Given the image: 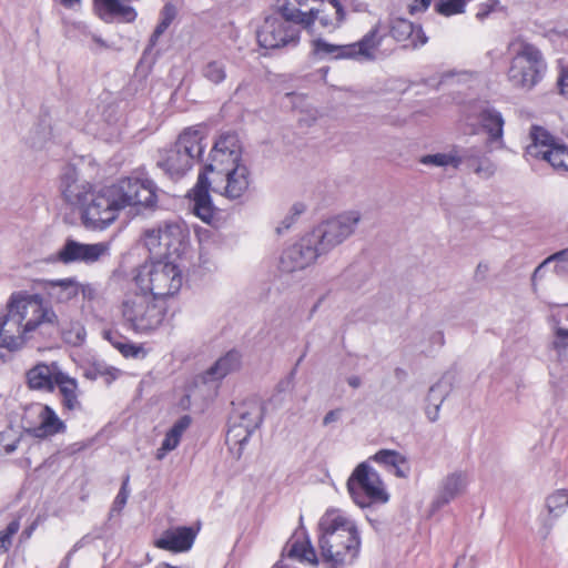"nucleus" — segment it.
I'll return each instance as SVG.
<instances>
[{
  "instance_id": "4",
  "label": "nucleus",
  "mask_w": 568,
  "mask_h": 568,
  "mask_svg": "<svg viewBox=\"0 0 568 568\" xmlns=\"http://www.w3.org/2000/svg\"><path fill=\"white\" fill-rule=\"evenodd\" d=\"M317 544L329 568H345L358 557L362 542L355 521L338 509H328L318 521Z\"/></svg>"
},
{
  "instance_id": "51",
  "label": "nucleus",
  "mask_w": 568,
  "mask_h": 568,
  "mask_svg": "<svg viewBox=\"0 0 568 568\" xmlns=\"http://www.w3.org/2000/svg\"><path fill=\"white\" fill-rule=\"evenodd\" d=\"M119 346H120L119 352L124 357H138L139 353L142 349L140 346H136L135 344L126 343V342H123V344L119 345Z\"/></svg>"
},
{
  "instance_id": "50",
  "label": "nucleus",
  "mask_w": 568,
  "mask_h": 568,
  "mask_svg": "<svg viewBox=\"0 0 568 568\" xmlns=\"http://www.w3.org/2000/svg\"><path fill=\"white\" fill-rule=\"evenodd\" d=\"M103 337L110 342V344L115 347L118 351L120 349L119 345H122L124 342V337L119 334L116 331L105 329L103 331Z\"/></svg>"
},
{
  "instance_id": "22",
  "label": "nucleus",
  "mask_w": 568,
  "mask_h": 568,
  "mask_svg": "<svg viewBox=\"0 0 568 568\" xmlns=\"http://www.w3.org/2000/svg\"><path fill=\"white\" fill-rule=\"evenodd\" d=\"M62 374L58 363L52 362L51 364L38 363L27 372L26 376L31 389L53 392Z\"/></svg>"
},
{
  "instance_id": "1",
  "label": "nucleus",
  "mask_w": 568,
  "mask_h": 568,
  "mask_svg": "<svg viewBox=\"0 0 568 568\" xmlns=\"http://www.w3.org/2000/svg\"><path fill=\"white\" fill-rule=\"evenodd\" d=\"M64 200L81 210L87 229L104 230L126 206L151 209L158 202V187L150 179L123 178L100 190L90 184H78L75 171L69 170L61 181Z\"/></svg>"
},
{
  "instance_id": "61",
  "label": "nucleus",
  "mask_w": 568,
  "mask_h": 568,
  "mask_svg": "<svg viewBox=\"0 0 568 568\" xmlns=\"http://www.w3.org/2000/svg\"><path fill=\"white\" fill-rule=\"evenodd\" d=\"M347 384L353 388H358L362 385V379L358 376L353 375L347 378Z\"/></svg>"
},
{
  "instance_id": "23",
  "label": "nucleus",
  "mask_w": 568,
  "mask_h": 568,
  "mask_svg": "<svg viewBox=\"0 0 568 568\" xmlns=\"http://www.w3.org/2000/svg\"><path fill=\"white\" fill-rule=\"evenodd\" d=\"M93 10L104 22L130 23L138 16L133 7L120 0H93Z\"/></svg>"
},
{
  "instance_id": "19",
  "label": "nucleus",
  "mask_w": 568,
  "mask_h": 568,
  "mask_svg": "<svg viewBox=\"0 0 568 568\" xmlns=\"http://www.w3.org/2000/svg\"><path fill=\"white\" fill-rule=\"evenodd\" d=\"M387 30V38L390 37L395 42L403 43V48L417 49L427 43L428 38L422 26H415L404 18H390L384 23Z\"/></svg>"
},
{
  "instance_id": "47",
  "label": "nucleus",
  "mask_w": 568,
  "mask_h": 568,
  "mask_svg": "<svg viewBox=\"0 0 568 568\" xmlns=\"http://www.w3.org/2000/svg\"><path fill=\"white\" fill-rule=\"evenodd\" d=\"M554 348L557 351L566 349L568 347V329L557 327L555 331Z\"/></svg>"
},
{
  "instance_id": "53",
  "label": "nucleus",
  "mask_w": 568,
  "mask_h": 568,
  "mask_svg": "<svg viewBox=\"0 0 568 568\" xmlns=\"http://www.w3.org/2000/svg\"><path fill=\"white\" fill-rule=\"evenodd\" d=\"M175 14H176V11H175L174 6L171 3H166L162 9L161 20L164 22H168V24L170 26L172 23L173 19L175 18Z\"/></svg>"
},
{
  "instance_id": "39",
  "label": "nucleus",
  "mask_w": 568,
  "mask_h": 568,
  "mask_svg": "<svg viewBox=\"0 0 568 568\" xmlns=\"http://www.w3.org/2000/svg\"><path fill=\"white\" fill-rule=\"evenodd\" d=\"M455 158L458 159V168L462 164H466L468 169H473L475 164L481 159L485 154L479 146H470V148H457L454 146Z\"/></svg>"
},
{
  "instance_id": "63",
  "label": "nucleus",
  "mask_w": 568,
  "mask_h": 568,
  "mask_svg": "<svg viewBox=\"0 0 568 568\" xmlns=\"http://www.w3.org/2000/svg\"><path fill=\"white\" fill-rule=\"evenodd\" d=\"M272 568H291L288 565H286L283 559L277 560Z\"/></svg>"
},
{
  "instance_id": "55",
  "label": "nucleus",
  "mask_w": 568,
  "mask_h": 568,
  "mask_svg": "<svg viewBox=\"0 0 568 568\" xmlns=\"http://www.w3.org/2000/svg\"><path fill=\"white\" fill-rule=\"evenodd\" d=\"M20 528V524L18 520H12L8 524L7 528L1 531L0 534L6 538L8 539V541H11L12 542V537L18 532Z\"/></svg>"
},
{
  "instance_id": "14",
  "label": "nucleus",
  "mask_w": 568,
  "mask_h": 568,
  "mask_svg": "<svg viewBox=\"0 0 568 568\" xmlns=\"http://www.w3.org/2000/svg\"><path fill=\"white\" fill-rule=\"evenodd\" d=\"M353 60L373 62L389 57L395 47L387 41V30L378 20L358 41L352 43Z\"/></svg>"
},
{
  "instance_id": "10",
  "label": "nucleus",
  "mask_w": 568,
  "mask_h": 568,
  "mask_svg": "<svg viewBox=\"0 0 568 568\" xmlns=\"http://www.w3.org/2000/svg\"><path fill=\"white\" fill-rule=\"evenodd\" d=\"M264 419L263 404L256 398H247L236 405L229 417L226 444L234 452L236 458L243 454L244 447L252 434L261 426Z\"/></svg>"
},
{
  "instance_id": "56",
  "label": "nucleus",
  "mask_w": 568,
  "mask_h": 568,
  "mask_svg": "<svg viewBox=\"0 0 568 568\" xmlns=\"http://www.w3.org/2000/svg\"><path fill=\"white\" fill-rule=\"evenodd\" d=\"M82 540H79L77 541L73 547L71 548V550L65 555V557L63 558V560L61 561L60 564V568H69L70 566V561H71V558L73 556V554L75 551H78L81 547H82Z\"/></svg>"
},
{
  "instance_id": "12",
  "label": "nucleus",
  "mask_w": 568,
  "mask_h": 568,
  "mask_svg": "<svg viewBox=\"0 0 568 568\" xmlns=\"http://www.w3.org/2000/svg\"><path fill=\"white\" fill-rule=\"evenodd\" d=\"M347 489L354 503L361 508L372 504H385L389 495L375 469L367 463H361L347 479Z\"/></svg>"
},
{
  "instance_id": "64",
  "label": "nucleus",
  "mask_w": 568,
  "mask_h": 568,
  "mask_svg": "<svg viewBox=\"0 0 568 568\" xmlns=\"http://www.w3.org/2000/svg\"><path fill=\"white\" fill-rule=\"evenodd\" d=\"M465 559H466V557H465V556H460V557H458V558H457V560H456V562H455V565H454V568H458V567L460 566V564H462L463 561H465Z\"/></svg>"
},
{
  "instance_id": "59",
  "label": "nucleus",
  "mask_w": 568,
  "mask_h": 568,
  "mask_svg": "<svg viewBox=\"0 0 568 568\" xmlns=\"http://www.w3.org/2000/svg\"><path fill=\"white\" fill-rule=\"evenodd\" d=\"M432 343L437 344L439 347L445 344V336L442 331L435 332L430 337Z\"/></svg>"
},
{
  "instance_id": "33",
  "label": "nucleus",
  "mask_w": 568,
  "mask_h": 568,
  "mask_svg": "<svg viewBox=\"0 0 568 568\" xmlns=\"http://www.w3.org/2000/svg\"><path fill=\"white\" fill-rule=\"evenodd\" d=\"M352 43L348 44H332L323 39L313 41V53L318 59L331 57L333 59H348L353 60Z\"/></svg>"
},
{
  "instance_id": "26",
  "label": "nucleus",
  "mask_w": 568,
  "mask_h": 568,
  "mask_svg": "<svg viewBox=\"0 0 568 568\" xmlns=\"http://www.w3.org/2000/svg\"><path fill=\"white\" fill-rule=\"evenodd\" d=\"M273 17L283 18V20L296 27L308 29L314 24L316 11L303 12L292 0H277V10Z\"/></svg>"
},
{
  "instance_id": "9",
  "label": "nucleus",
  "mask_w": 568,
  "mask_h": 568,
  "mask_svg": "<svg viewBox=\"0 0 568 568\" xmlns=\"http://www.w3.org/2000/svg\"><path fill=\"white\" fill-rule=\"evenodd\" d=\"M190 232L180 221H163L155 227L144 231V244L152 255L174 260L185 254L189 247Z\"/></svg>"
},
{
  "instance_id": "60",
  "label": "nucleus",
  "mask_w": 568,
  "mask_h": 568,
  "mask_svg": "<svg viewBox=\"0 0 568 568\" xmlns=\"http://www.w3.org/2000/svg\"><path fill=\"white\" fill-rule=\"evenodd\" d=\"M168 28H169L168 22H164L161 20L153 31V38H160Z\"/></svg>"
},
{
  "instance_id": "3",
  "label": "nucleus",
  "mask_w": 568,
  "mask_h": 568,
  "mask_svg": "<svg viewBox=\"0 0 568 568\" xmlns=\"http://www.w3.org/2000/svg\"><path fill=\"white\" fill-rule=\"evenodd\" d=\"M242 152V143L235 132L221 133L215 140L209 154V162L199 173L195 185L189 192L192 212L204 223L212 224L216 215V209L210 195V187L216 183V180L215 178L210 179L209 174L243 163Z\"/></svg>"
},
{
  "instance_id": "45",
  "label": "nucleus",
  "mask_w": 568,
  "mask_h": 568,
  "mask_svg": "<svg viewBox=\"0 0 568 568\" xmlns=\"http://www.w3.org/2000/svg\"><path fill=\"white\" fill-rule=\"evenodd\" d=\"M192 418L190 415H183L181 416L169 429L172 434L179 436L182 438L184 432L191 426Z\"/></svg>"
},
{
  "instance_id": "5",
  "label": "nucleus",
  "mask_w": 568,
  "mask_h": 568,
  "mask_svg": "<svg viewBox=\"0 0 568 568\" xmlns=\"http://www.w3.org/2000/svg\"><path fill=\"white\" fill-rule=\"evenodd\" d=\"M204 126L196 125L185 129L176 142L161 152L158 166L171 179L182 178L193 164V160H201L206 148Z\"/></svg>"
},
{
  "instance_id": "7",
  "label": "nucleus",
  "mask_w": 568,
  "mask_h": 568,
  "mask_svg": "<svg viewBox=\"0 0 568 568\" xmlns=\"http://www.w3.org/2000/svg\"><path fill=\"white\" fill-rule=\"evenodd\" d=\"M509 49L515 50L508 70V80L515 88L530 90L541 79L546 63L541 51L521 37H517L509 43Z\"/></svg>"
},
{
  "instance_id": "30",
  "label": "nucleus",
  "mask_w": 568,
  "mask_h": 568,
  "mask_svg": "<svg viewBox=\"0 0 568 568\" xmlns=\"http://www.w3.org/2000/svg\"><path fill=\"white\" fill-rule=\"evenodd\" d=\"M452 390V383L447 376H443L434 384L426 397L425 414L429 422L434 423L439 417V409Z\"/></svg>"
},
{
  "instance_id": "8",
  "label": "nucleus",
  "mask_w": 568,
  "mask_h": 568,
  "mask_svg": "<svg viewBox=\"0 0 568 568\" xmlns=\"http://www.w3.org/2000/svg\"><path fill=\"white\" fill-rule=\"evenodd\" d=\"M165 305L145 292H128L122 301V316L136 333L158 329L165 317Z\"/></svg>"
},
{
  "instance_id": "58",
  "label": "nucleus",
  "mask_w": 568,
  "mask_h": 568,
  "mask_svg": "<svg viewBox=\"0 0 568 568\" xmlns=\"http://www.w3.org/2000/svg\"><path fill=\"white\" fill-rule=\"evenodd\" d=\"M341 409H333L326 413V415L323 418V425L327 426L333 422H336L339 418Z\"/></svg>"
},
{
  "instance_id": "16",
  "label": "nucleus",
  "mask_w": 568,
  "mask_h": 568,
  "mask_svg": "<svg viewBox=\"0 0 568 568\" xmlns=\"http://www.w3.org/2000/svg\"><path fill=\"white\" fill-rule=\"evenodd\" d=\"M109 242L84 244L75 240L68 239L63 246L55 254L50 255L45 261L49 263L62 264H71L77 262L91 264L109 255Z\"/></svg>"
},
{
  "instance_id": "40",
  "label": "nucleus",
  "mask_w": 568,
  "mask_h": 568,
  "mask_svg": "<svg viewBox=\"0 0 568 568\" xmlns=\"http://www.w3.org/2000/svg\"><path fill=\"white\" fill-rule=\"evenodd\" d=\"M420 163L425 165H435V166H453L454 169H458V159L455 158L454 150L452 149L448 153H436L424 155L420 159Z\"/></svg>"
},
{
  "instance_id": "17",
  "label": "nucleus",
  "mask_w": 568,
  "mask_h": 568,
  "mask_svg": "<svg viewBox=\"0 0 568 568\" xmlns=\"http://www.w3.org/2000/svg\"><path fill=\"white\" fill-rule=\"evenodd\" d=\"M318 257L320 254L305 234L282 251L277 268L283 274H292L313 265Z\"/></svg>"
},
{
  "instance_id": "28",
  "label": "nucleus",
  "mask_w": 568,
  "mask_h": 568,
  "mask_svg": "<svg viewBox=\"0 0 568 568\" xmlns=\"http://www.w3.org/2000/svg\"><path fill=\"white\" fill-rule=\"evenodd\" d=\"M40 424L30 427L27 432L37 438H45L65 430L64 423L58 417L57 413L48 405H44L39 413Z\"/></svg>"
},
{
  "instance_id": "43",
  "label": "nucleus",
  "mask_w": 568,
  "mask_h": 568,
  "mask_svg": "<svg viewBox=\"0 0 568 568\" xmlns=\"http://www.w3.org/2000/svg\"><path fill=\"white\" fill-rule=\"evenodd\" d=\"M481 179H490L497 171L496 164L485 154L471 169Z\"/></svg>"
},
{
  "instance_id": "41",
  "label": "nucleus",
  "mask_w": 568,
  "mask_h": 568,
  "mask_svg": "<svg viewBox=\"0 0 568 568\" xmlns=\"http://www.w3.org/2000/svg\"><path fill=\"white\" fill-rule=\"evenodd\" d=\"M465 0H437L435 2V11L442 16L450 17L463 13L465 10Z\"/></svg>"
},
{
  "instance_id": "36",
  "label": "nucleus",
  "mask_w": 568,
  "mask_h": 568,
  "mask_svg": "<svg viewBox=\"0 0 568 568\" xmlns=\"http://www.w3.org/2000/svg\"><path fill=\"white\" fill-rule=\"evenodd\" d=\"M201 75L214 85L222 84L226 78V65L222 60H210L205 62L200 70Z\"/></svg>"
},
{
  "instance_id": "37",
  "label": "nucleus",
  "mask_w": 568,
  "mask_h": 568,
  "mask_svg": "<svg viewBox=\"0 0 568 568\" xmlns=\"http://www.w3.org/2000/svg\"><path fill=\"white\" fill-rule=\"evenodd\" d=\"M83 376L87 379L95 381L99 377H104L106 383H111L118 377L119 369L108 366L102 362H93L82 368Z\"/></svg>"
},
{
  "instance_id": "52",
  "label": "nucleus",
  "mask_w": 568,
  "mask_h": 568,
  "mask_svg": "<svg viewBox=\"0 0 568 568\" xmlns=\"http://www.w3.org/2000/svg\"><path fill=\"white\" fill-rule=\"evenodd\" d=\"M499 4L498 0H489L487 3L483 4L479 11L476 13V18L479 20H484L488 14L495 10V7Z\"/></svg>"
},
{
  "instance_id": "54",
  "label": "nucleus",
  "mask_w": 568,
  "mask_h": 568,
  "mask_svg": "<svg viewBox=\"0 0 568 568\" xmlns=\"http://www.w3.org/2000/svg\"><path fill=\"white\" fill-rule=\"evenodd\" d=\"M560 94L568 99V68L564 69L558 79Z\"/></svg>"
},
{
  "instance_id": "34",
  "label": "nucleus",
  "mask_w": 568,
  "mask_h": 568,
  "mask_svg": "<svg viewBox=\"0 0 568 568\" xmlns=\"http://www.w3.org/2000/svg\"><path fill=\"white\" fill-rule=\"evenodd\" d=\"M550 263H555L554 272L558 276H567L568 275V247L561 250L559 252L554 253L544 260L534 271L531 281L535 282L536 278L542 277L544 270Z\"/></svg>"
},
{
  "instance_id": "49",
  "label": "nucleus",
  "mask_w": 568,
  "mask_h": 568,
  "mask_svg": "<svg viewBox=\"0 0 568 568\" xmlns=\"http://www.w3.org/2000/svg\"><path fill=\"white\" fill-rule=\"evenodd\" d=\"M338 4L342 7V10L346 13V10H352L354 12H364L367 9V6L364 2H359L357 0H338Z\"/></svg>"
},
{
  "instance_id": "24",
  "label": "nucleus",
  "mask_w": 568,
  "mask_h": 568,
  "mask_svg": "<svg viewBox=\"0 0 568 568\" xmlns=\"http://www.w3.org/2000/svg\"><path fill=\"white\" fill-rule=\"evenodd\" d=\"M242 365V355L236 349H231L221 356L211 367L197 376L203 384L217 383L229 374L240 369Z\"/></svg>"
},
{
  "instance_id": "13",
  "label": "nucleus",
  "mask_w": 568,
  "mask_h": 568,
  "mask_svg": "<svg viewBox=\"0 0 568 568\" xmlns=\"http://www.w3.org/2000/svg\"><path fill=\"white\" fill-rule=\"evenodd\" d=\"M531 142L526 146L525 158L547 161L557 172H568V146L560 139L539 125H532L529 132Z\"/></svg>"
},
{
  "instance_id": "57",
  "label": "nucleus",
  "mask_w": 568,
  "mask_h": 568,
  "mask_svg": "<svg viewBox=\"0 0 568 568\" xmlns=\"http://www.w3.org/2000/svg\"><path fill=\"white\" fill-rule=\"evenodd\" d=\"M430 2L432 0H414L410 6V12L425 11L429 7Z\"/></svg>"
},
{
  "instance_id": "20",
  "label": "nucleus",
  "mask_w": 568,
  "mask_h": 568,
  "mask_svg": "<svg viewBox=\"0 0 568 568\" xmlns=\"http://www.w3.org/2000/svg\"><path fill=\"white\" fill-rule=\"evenodd\" d=\"M213 178H224L225 184L222 187L214 185L212 190L229 200L242 197L250 186V170L244 163L213 173Z\"/></svg>"
},
{
  "instance_id": "31",
  "label": "nucleus",
  "mask_w": 568,
  "mask_h": 568,
  "mask_svg": "<svg viewBox=\"0 0 568 568\" xmlns=\"http://www.w3.org/2000/svg\"><path fill=\"white\" fill-rule=\"evenodd\" d=\"M44 288L51 300L57 303H67L78 296L80 284L72 277L48 280L44 282Z\"/></svg>"
},
{
  "instance_id": "48",
  "label": "nucleus",
  "mask_w": 568,
  "mask_h": 568,
  "mask_svg": "<svg viewBox=\"0 0 568 568\" xmlns=\"http://www.w3.org/2000/svg\"><path fill=\"white\" fill-rule=\"evenodd\" d=\"M11 432L12 430L10 429L9 432H2L0 434V453L2 452L4 454L9 455V454H12L17 449L20 438L16 437L10 443H4L6 437Z\"/></svg>"
},
{
  "instance_id": "35",
  "label": "nucleus",
  "mask_w": 568,
  "mask_h": 568,
  "mask_svg": "<svg viewBox=\"0 0 568 568\" xmlns=\"http://www.w3.org/2000/svg\"><path fill=\"white\" fill-rule=\"evenodd\" d=\"M285 556L287 558L297 559L301 562H308L313 566L318 565V558L315 548L312 546L308 539L305 542H301L298 540L294 541L290 549L283 550L282 558Z\"/></svg>"
},
{
  "instance_id": "15",
  "label": "nucleus",
  "mask_w": 568,
  "mask_h": 568,
  "mask_svg": "<svg viewBox=\"0 0 568 568\" xmlns=\"http://www.w3.org/2000/svg\"><path fill=\"white\" fill-rule=\"evenodd\" d=\"M300 28L283 20L268 16L257 30L256 37L260 47L265 49H280L286 45H296L300 41Z\"/></svg>"
},
{
  "instance_id": "46",
  "label": "nucleus",
  "mask_w": 568,
  "mask_h": 568,
  "mask_svg": "<svg viewBox=\"0 0 568 568\" xmlns=\"http://www.w3.org/2000/svg\"><path fill=\"white\" fill-rule=\"evenodd\" d=\"M128 483H129V475L124 478L123 484L113 501V509L120 510L126 504V500L129 498Z\"/></svg>"
},
{
  "instance_id": "38",
  "label": "nucleus",
  "mask_w": 568,
  "mask_h": 568,
  "mask_svg": "<svg viewBox=\"0 0 568 568\" xmlns=\"http://www.w3.org/2000/svg\"><path fill=\"white\" fill-rule=\"evenodd\" d=\"M546 508L551 518H558L568 508V489H558L546 498Z\"/></svg>"
},
{
  "instance_id": "25",
  "label": "nucleus",
  "mask_w": 568,
  "mask_h": 568,
  "mask_svg": "<svg viewBox=\"0 0 568 568\" xmlns=\"http://www.w3.org/2000/svg\"><path fill=\"white\" fill-rule=\"evenodd\" d=\"M466 487V476L462 471L448 474L440 483L438 491L432 501L430 509L433 513L439 510L458 495H460Z\"/></svg>"
},
{
  "instance_id": "42",
  "label": "nucleus",
  "mask_w": 568,
  "mask_h": 568,
  "mask_svg": "<svg viewBox=\"0 0 568 568\" xmlns=\"http://www.w3.org/2000/svg\"><path fill=\"white\" fill-rule=\"evenodd\" d=\"M306 210V206L302 202L294 203L291 207L290 214H287L280 223V225L276 227L277 234H283L290 227L295 223L296 219L304 213Z\"/></svg>"
},
{
  "instance_id": "18",
  "label": "nucleus",
  "mask_w": 568,
  "mask_h": 568,
  "mask_svg": "<svg viewBox=\"0 0 568 568\" xmlns=\"http://www.w3.org/2000/svg\"><path fill=\"white\" fill-rule=\"evenodd\" d=\"M479 125V129L487 134L486 144H497L503 149L505 120L500 111L489 103H480L473 106L471 115Z\"/></svg>"
},
{
  "instance_id": "2",
  "label": "nucleus",
  "mask_w": 568,
  "mask_h": 568,
  "mask_svg": "<svg viewBox=\"0 0 568 568\" xmlns=\"http://www.w3.org/2000/svg\"><path fill=\"white\" fill-rule=\"evenodd\" d=\"M58 332V315L39 294H12L7 313L0 316V347L9 352L20 351L29 342L51 341Z\"/></svg>"
},
{
  "instance_id": "6",
  "label": "nucleus",
  "mask_w": 568,
  "mask_h": 568,
  "mask_svg": "<svg viewBox=\"0 0 568 568\" xmlns=\"http://www.w3.org/2000/svg\"><path fill=\"white\" fill-rule=\"evenodd\" d=\"M134 284L154 300L173 296L183 283L182 272L174 260L158 258L135 270Z\"/></svg>"
},
{
  "instance_id": "62",
  "label": "nucleus",
  "mask_w": 568,
  "mask_h": 568,
  "mask_svg": "<svg viewBox=\"0 0 568 568\" xmlns=\"http://www.w3.org/2000/svg\"><path fill=\"white\" fill-rule=\"evenodd\" d=\"M11 546V541H8L1 534H0V552L7 551Z\"/></svg>"
},
{
  "instance_id": "21",
  "label": "nucleus",
  "mask_w": 568,
  "mask_h": 568,
  "mask_svg": "<svg viewBox=\"0 0 568 568\" xmlns=\"http://www.w3.org/2000/svg\"><path fill=\"white\" fill-rule=\"evenodd\" d=\"M196 535L197 530L192 527L179 526L170 528L164 530L161 537L154 541V546L175 554L185 552L192 548Z\"/></svg>"
},
{
  "instance_id": "29",
  "label": "nucleus",
  "mask_w": 568,
  "mask_h": 568,
  "mask_svg": "<svg viewBox=\"0 0 568 568\" xmlns=\"http://www.w3.org/2000/svg\"><path fill=\"white\" fill-rule=\"evenodd\" d=\"M55 387H58L61 405L64 412L74 413L83 409L79 399V385L75 378L63 373L60 375Z\"/></svg>"
},
{
  "instance_id": "44",
  "label": "nucleus",
  "mask_w": 568,
  "mask_h": 568,
  "mask_svg": "<svg viewBox=\"0 0 568 568\" xmlns=\"http://www.w3.org/2000/svg\"><path fill=\"white\" fill-rule=\"evenodd\" d=\"M181 442V438L168 430L164 439L162 440L161 447L156 450V459L162 460L168 453L174 450Z\"/></svg>"
},
{
  "instance_id": "11",
  "label": "nucleus",
  "mask_w": 568,
  "mask_h": 568,
  "mask_svg": "<svg viewBox=\"0 0 568 568\" xmlns=\"http://www.w3.org/2000/svg\"><path fill=\"white\" fill-rule=\"evenodd\" d=\"M361 219L359 212L347 211L322 221L306 235L320 256H323L349 239L355 233Z\"/></svg>"
},
{
  "instance_id": "32",
  "label": "nucleus",
  "mask_w": 568,
  "mask_h": 568,
  "mask_svg": "<svg viewBox=\"0 0 568 568\" xmlns=\"http://www.w3.org/2000/svg\"><path fill=\"white\" fill-rule=\"evenodd\" d=\"M373 460L382 464L386 467L393 468L394 474L398 478H407L409 474L408 462L405 456H403L397 450L393 449H381L373 457Z\"/></svg>"
},
{
  "instance_id": "27",
  "label": "nucleus",
  "mask_w": 568,
  "mask_h": 568,
  "mask_svg": "<svg viewBox=\"0 0 568 568\" xmlns=\"http://www.w3.org/2000/svg\"><path fill=\"white\" fill-rule=\"evenodd\" d=\"M320 8H312L310 11H316L314 22L331 31L338 29L346 19L345 12L338 4V0H321Z\"/></svg>"
}]
</instances>
